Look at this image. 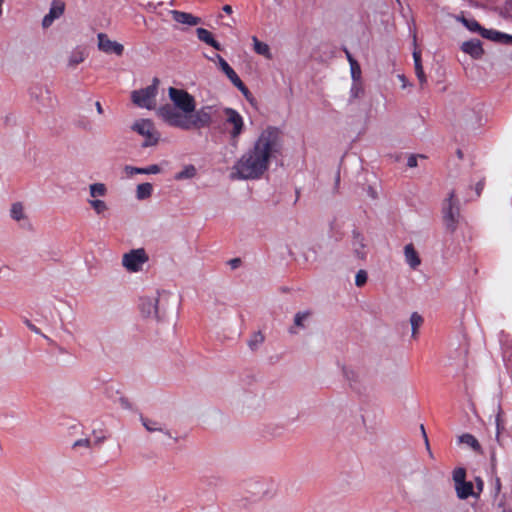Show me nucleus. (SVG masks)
I'll list each match as a JSON object with an SVG mask.
<instances>
[{
	"mask_svg": "<svg viewBox=\"0 0 512 512\" xmlns=\"http://www.w3.org/2000/svg\"><path fill=\"white\" fill-rule=\"evenodd\" d=\"M89 446H90V441H89V439H87V438H83V439L77 440V441L74 443V447H84V448H89Z\"/></svg>",
	"mask_w": 512,
	"mask_h": 512,
	"instance_id": "36",
	"label": "nucleus"
},
{
	"mask_svg": "<svg viewBox=\"0 0 512 512\" xmlns=\"http://www.w3.org/2000/svg\"><path fill=\"white\" fill-rule=\"evenodd\" d=\"M197 174H198V169L196 168L195 165L185 164L182 166L180 171H178L175 174L174 178H175V180H178V181L190 180V179L195 178L197 176Z\"/></svg>",
	"mask_w": 512,
	"mask_h": 512,
	"instance_id": "22",
	"label": "nucleus"
},
{
	"mask_svg": "<svg viewBox=\"0 0 512 512\" xmlns=\"http://www.w3.org/2000/svg\"><path fill=\"white\" fill-rule=\"evenodd\" d=\"M65 12V3L61 0H53L51 2L48 13L42 19V27L49 28L55 20L63 16Z\"/></svg>",
	"mask_w": 512,
	"mask_h": 512,
	"instance_id": "11",
	"label": "nucleus"
},
{
	"mask_svg": "<svg viewBox=\"0 0 512 512\" xmlns=\"http://www.w3.org/2000/svg\"><path fill=\"white\" fill-rule=\"evenodd\" d=\"M224 124L232 139H238L245 130L243 116L235 109L225 107L222 110Z\"/></svg>",
	"mask_w": 512,
	"mask_h": 512,
	"instance_id": "8",
	"label": "nucleus"
},
{
	"mask_svg": "<svg viewBox=\"0 0 512 512\" xmlns=\"http://www.w3.org/2000/svg\"><path fill=\"white\" fill-rule=\"evenodd\" d=\"M283 136L279 128L267 126L254 139L232 167L231 177L234 179L254 180L261 178L273 161L281 154Z\"/></svg>",
	"mask_w": 512,
	"mask_h": 512,
	"instance_id": "1",
	"label": "nucleus"
},
{
	"mask_svg": "<svg viewBox=\"0 0 512 512\" xmlns=\"http://www.w3.org/2000/svg\"><path fill=\"white\" fill-rule=\"evenodd\" d=\"M423 323V318L418 313H412L410 316V324L412 327V336L415 337L417 335V331L419 327Z\"/></svg>",
	"mask_w": 512,
	"mask_h": 512,
	"instance_id": "29",
	"label": "nucleus"
},
{
	"mask_svg": "<svg viewBox=\"0 0 512 512\" xmlns=\"http://www.w3.org/2000/svg\"><path fill=\"white\" fill-rule=\"evenodd\" d=\"M223 10H224L226 13H228V14H230V13L232 12V8H231V6H229V5H225V6L223 7Z\"/></svg>",
	"mask_w": 512,
	"mask_h": 512,
	"instance_id": "43",
	"label": "nucleus"
},
{
	"mask_svg": "<svg viewBox=\"0 0 512 512\" xmlns=\"http://www.w3.org/2000/svg\"><path fill=\"white\" fill-rule=\"evenodd\" d=\"M310 320V313L308 311H301L295 314L293 325L289 331L292 334H298L301 330L305 329Z\"/></svg>",
	"mask_w": 512,
	"mask_h": 512,
	"instance_id": "17",
	"label": "nucleus"
},
{
	"mask_svg": "<svg viewBox=\"0 0 512 512\" xmlns=\"http://www.w3.org/2000/svg\"><path fill=\"white\" fill-rule=\"evenodd\" d=\"M254 340H255L256 343H260V342H262L263 337L260 334H256L254 336Z\"/></svg>",
	"mask_w": 512,
	"mask_h": 512,
	"instance_id": "41",
	"label": "nucleus"
},
{
	"mask_svg": "<svg viewBox=\"0 0 512 512\" xmlns=\"http://www.w3.org/2000/svg\"><path fill=\"white\" fill-rule=\"evenodd\" d=\"M416 165V159L414 157H410L408 159V166L414 167Z\"/></svg>",
	"mask_w": 512,
	"mask_h": 512,
	"instance_id": "40",
	"label": "nucleus"
},
{
	"mask_svg": "<svg viewBox=\"0 0 512 512\" xmlns=\"http://www.w3.org/2000/svg\"><path fill=\"white\" fill-rule=\"evenodd\" d=\"M3 4H4V0H0V17L2 16L3 14Z\"/></svg>",
	"mask_w": 512,
	"mask_h": 512,
	"instance_id": "44",
	"label": "nucleus"
},
{
	"mask_svg": "<svg viewBox=\"0 0 512 512\" xmlns=\"http://www.w3.org/2000/svg\"><path fill=\"white\" fill-rule=\"evenodd\" d=\"M397 2H399V0H396Z\"/></svg>",
	"mask_w": 512,
	"mask_h": 512,
	"instance_id": "46",
	"label": "nucleus"
},
{
	"mask_svg": "<svg viewBox=\"0 0 512 512\" xmlns=\"http://www.w3.org/2000/svg\"><path fill=\"white\" fill-rule=\"evenodd\" d=\"M459 219L458 201L453 193L443 203V220L446 228L453 232Z\"/></svg>",
	"mask_w": 512,
	"mask_h": 512,
	"instance_id": "9",
	"label": "nucleus"
},
{
	"mask_svg": "<svg viewBox=\"0 0 512 512\" xmlns=\"http://www.w3.org/2000/svg\"><path fill=\"white\" fill-rule=\"evenodd\" d=\"M85 60V53L83 51L77 50L72 52V54L68 58V65L71 67H75L78 64L82 63Z\"/></svg>",
	"mask_w": 512,
	"mask_h": 512,
	"instance_id": "28",
	"label": "nucleus"
},
{
	"mask_svg": "<svg viewBox=\"0 0 512 512\" xmlns=\"http://www.w3.org/2000/svg\"><path fill=\"white\" fill-rule=\"evenodd\" d=\"M468 30L472 32H481L482 28L479 23L473 19L459 18L458 19Z\"/></svg>",
	"mask_w": 512,
	"mask_h": 512,
	"instance_id": "30",
	"label": "nucleus"
},
{
	"mask_svg": "<svg viewBox=\"0 0 512 512\" xmlns=\"http://www.w3.org/2000/svg\"><path fill=\"white\" fill-rule=\"evenodd\" d=\"M154 187L149 182L139 183L135 188V198L138 201H144L153 195Z\"/></svg>",
	"mask_w": 512,
	"mask_h": 512,
	"instance_id": "21",
	"label": "nucleus"
},
{
	"mask_svg": "<svg viewBox=\"0 0 512 512\" xmlns=\"http://www.w3.org/2000/svg\"><path fill=\"white\" fill-rule=\"evenodd\" d=\"M503 512H511L510 510H504Z\"/></svg>",
	"mask_w": 512,
	"mask_h": 512,
	"instance_id": "45",
	"label": "nucleus"
},
{
	"mask_svg": "<svg viewBox=\"0 0 512 512\" xmlns=\"http://www.w3.org/2000/svg\"><path fill=\"white\" fill-rule=\"evenodd\" d=\"M398 79L401 82L403 88L408 86V81L404 75H398Z\"/></svg>",
	"mask_w": 512,
	"mask_h": 512,
	"instance_id": "38",
	"label": "nucleus"
},
{
	"mask_svg": "<svg viewBox=\"0 0 512 512\" xmlns=\"http://www.w3.org/2000/svg\"><path fill=\"white\" fill-rule=\"evenodd\" d=\"M404 256L406 263L412 269H416L421 263L418 253L411 244L404 247Z\"/></svg>",
	"mask_w": 512,
	"mask_h": 512,
	"instance_id": "23",
	"label": "nucleus"
},
{
	"mask_svg": "<svg viewBox=\"0 0 512 512\" xmlns=\"http://www.w3.org/2000/svg\"><path fill=\"white\" fill-rule=\"evenodd\" d=\"M215 60L219 66V68L223 71V73L228 77V79L243 93H247V88L237 75V73L232 69V67L227 63V61L222 58L220 55H216Z\"/></svg>",
	"mask_w": 512,
	"mask_h": 512,
	"instance_id": "12",
	"label": "nucleus"
},
{
	"mask_svg": "<svg viewBox=\"0 0 512 512\" xmlns=\"http://www.w3.org/2000/svg\"><path fill=\"white\" fill-rule=\"evenodd\" d=\"M150 260L144 248H133L121 256V267L129 274H138L144 271Z\"/></svg>",
	"mask_w": 512,
	"mask_h": 512,
	"instance_id": "5",
	"label": "nucleus"
},
{
	"mask_svg": "<svg viewBox=\"0 0 512 512\" xmlns=\"http://www.w3.org/2000/svg\"><path fill=\"white\" fill-rule=\"evenodd\" d=\"M10 217L22 227L30 226L27 210L21 202H15L11 205Z\"/></svg>",
	"mask_w": 512,
	"mask_h": 512,
	"instance_id": "13",
	"label": "nucleus"
},
{
	"mask_svg": "<svg viewBox=\"0 0 512 512\" xmlns=\"http://www.w3.org/2000/svg\"><path fill=\"white\" fill-rule=\"evenodd\" d=\"M158 80L154 79L152 84L135 90L131 94L132 102L140 108L152 110L156 107V97L158 94Z\"/></svg>",
	"mask_w": 512,
	"mask_h": 512,
	"instance_id": "7",
	"label": "nucleus"
},
{
	"mask_svg": "<svg viewBox=\"0 0 512 512\" xmlns=\"http://www.w3.org/2000/svg\"><path fill=\"white\" fill-rule=\"evenodd\" d=\"M97 48L99 51L115 56H122L124 45L116 40L111 39L106 33L97 34Z\"/></svg>",
	"mask_w": 512,
	"mask_h": 512,
	"instance_id": "10",
	"label": "nucleus"
},
{
	"mask_svg": "<svg viewBox=\"0 0 512 512\" xmlns=\"http://www.w3.org/2000/svg\"><path fill=\"white\" fill-rule=\"evenodd\" d=\"M458 442L461 443V444H465V445L471 447L475 451L480 450L479 442L477 441V439L473 435H471L469 433H465V434L460 435L458 437Z\"/></svg>",
	"mask_w": 512,
	"mask_h": 512,
	"instance_id": "27",
	"label": "nucleus"
},
{
	"mask_svg": "<svg viewBox=\"0 0 512 512\" xmlns=\"http://www.w3.org/2000/svg\"><path fill=\"white\" fill-rule=\"evenodd\" d=\"M363 92L362 84L361 82H353L351 87V95L354 98L359 97Z\"/></svg>",
	"mask_w": 512,
	"mask_h": 512,
	"instance_id": "35",
	"label": "nucleus"
},
{
	"mask_svg": "<svg viewBox=\"0 0 512 512\" xmlns=\"http://www.w3.org/2000/svg\"><path fill=\"white\" fill-rule=\"evenodd\" d=\"M170 14L172 15L173 20L179 24L195 26L200 23V19L190 13L172 10Z\"/></svg>",
	"mask_w": 512,
	"mask_h": 512,
	"instance_id": "19",
	"label": "nucleus"
},
{
	"mask_svg": "<svg viewBox=\"0 0 512 512\" xmlns=\"http://www.w3.org/2000/svg\"><path fill=\"white\" fill-rule=\"evenodd\" d=\"M131 130L143 138V147L156 146L161 140V133L151 119L135 120L131 125Z\"/></svg>",
	"mask_w": 512,
	"mask_h": 512,
	"instance_id": "6",
	"label": "nucleus"
},
{
	"mask_svg": "<svg viewBox=\"0 0 512 512\" xmlns=\"http://www.w3.org/2000/svg\"><path fill=\"white\" fill-rule=\"evenodd\" d=\"M108 197L109 187L106 183L95 181L88 184L85 202L96 216L106 217L110 213Z\"/></svg>",
	"mask_w": 512,
	"mask_h": 512,
	"instance_id": "3",
	"label": "nucleus"
},
{
	"mask_svg": "<svg viewBox=\"0 0 512 512\" xmlns=\"http://www.w3.org/2000/svg\"><path fill=\"white\" fill-rule=\"evenodd\" d=\"M171 294L167 291H156L144 295L139 300V309L148 319L161 320L168 309Z\"/></svg>",
	"mask_w": 512,
	"mask_h": 512,
	"instance_id": "4",
	"label": "nucleus"
},
{
	"mask_svg": "<svg viewBox=\"0 0 512 512\" xmlns=\"http://www.w3.org/2000/svg\"><path fill=\"white\" fill-rule=\"evenodd\" d=\"M413 59H414V66L415 67H418V65H422L421 64V54H420V52L414 51L413 52Z\"/></svg>",
	"mask_w": 512,
	"mask_h": 512,
	"instance_id": "37",
	"label": "nucleus"
},
{
	"mask_svg": "<svg viewBox=\"0 0 512 512\" xmlns=\"http://www.w3.org/2000/svg\"><path fill=\"white\" fill-rule=\"evenodd\" d=\"M140 421L148 432H160L165 435H169V431L166 429V426L158 420L140 416Z\"/></svg>",
	"mask_w": 512,
	"mask_h": 512,
	"instance_id": "20",
	"label": "nucleus"
},
{
	"mask_svg": "<svg viewBox=\"0 0 512 512\" xmlns=\"http://www.w3.org/2000/svg\"><path fill=\"white\" fill-rule=\"evenodd\" d=\"M123 172L126 175V177L131 178V177H133L136 174H146V175H149V174H153V175L159 174L161 172V168L157 164H152V165H149V166L143 167V168H139V167H135V166H131V165H126L123 168Z\"/></svg>",
	"mask_w": 512,
	"mask_h": 512,
	"instance_id": "14",
	"label": "nucleus"
},
{
	"mask_svg": "<svg viewBox=\"0 0 512 512\" xmlns=\"http://www.w3.org/2000/svg\"><path fill=\"white\" fill-rule=\"evenodd\" d=\"M367 272L365 270H359L355 275V285L357 287H362L367 282Z\"/></svg>",
	"mask_w": 512,
	"mask_h": 512,
	"instance_id": "32",
	"label": "nucleus"
},
{
	"mask_svg": "<svg viewBox=\"0 0 512 512\" xmlns=\"http://www.w3.org/2000/svg\"><path fill=\"white\" fill-rule=\"evenodd\" d=\"M480 34L483 37L488 38V39H492V40H498L500 37H505V38L512 39V37H510L508 35H502L501 33L497 32V31H494V30L482 29Z\"/></svg>",
	"mask_w": 512,
	"mask_h": 512,
	"instance_id": "31",
	"label": "nucleus"
},
{
	"mask_svg": "<svg viewBox=\"0 0 512 512\" xmlns=\"http://www.w3.org/2000/svg\"><path fill=\"white\" fill-rule=\"evenodd\" d=\"M352 248L357 257L364 259L368 251V241L360 233H354L352 239Z\"/></svg>",
	"mask_w": 512,
	"mask_h": 512,
	"instance_id": "15",
	"label": "nucleus"
},
{
	"mask_svg": "<svg viewBox=\"0 0 512 512\" xmlns=\"http://www.w3.org/2000/svg\"><path fill=\"white\" fill-rule=\"evenodd\" d=\"M253 51L265 58L266 60H271L273 58V53L271 47L268 43L261 41L256 36L251 37Z\"/></svg>",
	"mask_w": 512,
	"mask_h": 512,
	"instance_id": "16",
	"label": "nucleus"
},
{
	"mask_svg": "<svg viewBox=\"0 0 512 512\" xmlns=\"http://www.w3.org/2000/svg\"><path fill=\"white\" fill-rule=\"evenodd\" d=\"M455 490L460 499H467L469 496L474 495L473 484L471 482L463 481L455 485Z\"/></svg>",
	"mask_w": 512,
	"mask_h": 512,
	"instance_id": "25",
	"label": "nucleus"
},
{
	"mask_svg": "<svg viewBox=\"0 0 512 512\" xmlns=\"http://www.w3.org/2000/svg\"><path fill=\"white\" fill-rule=\"evenodd\" d=\"M415 73H416V76H417L421 86L426 84L427 79H426V75L424 73V69H423L422 65H418V67H415Z\"/></svg>",
	"mask_w": 512,
	"mask_h": 512,
	"instance_id": "34",
	"label": "nucleus"
},
{
	"mask_svg": "<svg viewBox=\"0 0 512 512\" xmlns=\"http://www.w3.org/2000/svg\"><path fill=\"white\" fill-rule=\"evenodd\" d=\"M350 65V74L353 82H361L362 71L359 63L350 55H347Z\"/></svg>",
	"mask_w": 512,
	"mask_h": 512,
	"instance_id": "26",
	"label": "nucleus"
},
{
	"mask_svg": "<svg viewBox=\"0 0 512 512\" xmlns=\"http://www.w3.org/2000/svg\"><path fill=\"white\" fill-rule=\"evenodd\" d=\"M461 50L474 59H479L483 55V48L479 40L473 39L463 42Z\"/></svg>",
	"mask_w": 512,
	"mask_h": 512,
	"instance_id": "18",
	"label": "nucleus"
},
{
	"mask_svg": "<svg viewBox=\"0 0 512 512\" xmlns=\"http://www.w3.org/2000/svg\"><path fill=\"white\" fill-rule=\"evenodd\" d=\"M196 33L199 40L211 45L216 50H221L220 43L214 39L213 35L207 29L198 28Z\"/></svg>",
	"mask_w": 512,
	"mask_h": 512,
	"instance_id": "24",
	"label": "nucleus"
},
{
	"mask_svg": "<svg viewBox=\"0 0 512 512\" xmlns=\"http://www.w3.org/2000/svg\"><path fill=\"white\" fill-rule=\"evenodd\" d=\"M96 109L99 114L103 113L102 106L99 102H96Z\"/></svg>",
	"mask_w": 512,
	"mask_h": 512,
	"instance_id": "42",
	"label": "nucleus"
},
{
	"mask_svg": "<svg viewBox=\"0 0 512 512\" xmlns=\"http://www.w3.org/2000/svg\"><path fill=\"white\" fill-rule=\"evenodd\" d=\"M168 97L171 104L163 105L156 110L157 116L168 126L192 130L211 124L214 106L205 105L197 109L194 96L184 89L175 87H169Z\"/></svg>",
	"mask_w": 512,
	"mask_h": 512,
	"instance_id": "2",
	"label": "nucleus"
},
{
	"mask_svg": "<svg viewBox=\"0 0 512 512\" xmlns=\"http://www.w3.org/2000/svg\"><path fill=\"white\" fill-rule=\"evenodd\" d=\"M483 189V183L482 182H479L476 184V194L479 196L481 191Z\"/></svg>",
	"mask_w": 512,
	"mask_h": 512,
	"instance_id": "39",
	"label": "nucleus"
},
{
	"mask_svg": "<svg viewBox=\"0 0 512 512\" xmlns=\"http://www.w3.org/2000/svg\"><path fill=\"white\" fill-rule=\"evenodd\" d=\"M466 472L463 468H456L453 471V480L455 485L465 481Z\"/></svg>",
	"mask_w": 512,
	"mask_h": 512,
	"instance_id": "33",
	"label": "nucleus"
}]
</instances>
